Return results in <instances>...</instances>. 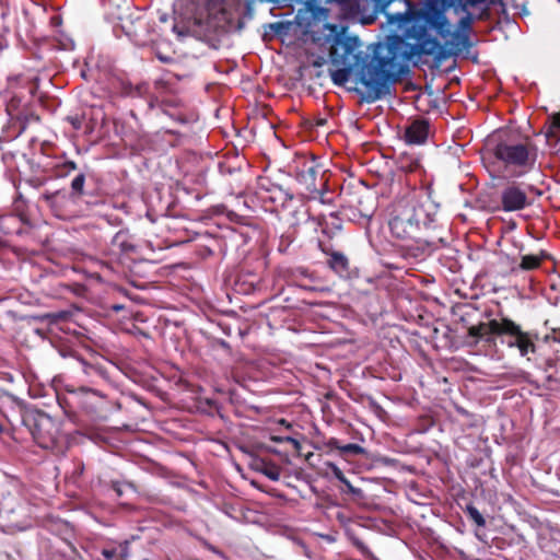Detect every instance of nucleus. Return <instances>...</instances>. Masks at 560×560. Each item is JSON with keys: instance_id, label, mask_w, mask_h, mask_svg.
Masks as SVG:
<instances>
[{"instance_id": "4", "label": "nucleus", "mask_w": 560, "mask_h": 560, "mask_svg": "<svg viewBox=\"0 0 560 560\" xmlns=\"http://www.w3.org/2000/svg\"><path fill=\"white\" fill-rule=\"evenodd\" d=\"M295 179L311 198H317L326 191L327 179L320 166L314 160L302 159L296 165Z\"/></svg>"}, {"instance_id": "28", "label": "nucleus", "mask_w": 560, "mask_h": 560, "mask_svg": "<svg viewBox=\"0 0 560 560\" xmlns=\"http://www.w3.org/2000/svg\"><path fill=\"white\" fill-rule=\"evenodd\" d=\"M173 32L177 35L178 38H185L187 36H189L191 33H190V30L186 26H179L177 24H175L173 26Z\"/></svg>"}, {"instance_id": "36", "label": "nucleus", "mask_w": 560, "mask_h": 560, "mask_svg": "<svg viewBox=\"0 0 560 560\" xmlns=\"http://www.w3.org/2000/svg\"><path fill=\"white\" fill-rule=\"evenodd\" d=\"M80 392H83V393L91 392V393H93L95 395L97 394V390H94V389H91V388L84 387V386L80 387Z\"/></svg>"}, {"instance_id": "6", "label": "nucleus", "mask_w": 560, "mask_h": 560, "mask_svg": "<svg viewBox=\"0 0 560 560\" xmlns=\"http://www.w3.org/2000/svg\"><path fill=\"white\" fill-rule=\"evenodd\" d=\"M494 155L508 165L529 168L533 167L536 159V154L530 153L524 143L501 142L495 147Z\"/></svg>"}, {"instance_id": "14", "label": "nucleus", "mask_w": 560, "mask_h": 560, "mask_svg": "<svg viewBox=\"0 0 560 560\" xmlns=\"http://www.w3.org/2000/svg\"><path fill=\"white\" fill-rule=\"evenodd\" d=\"M402 2L405 4V11L386 14L387 23L390 26H396V32L405 28L415 19L416 15L412 2L409 0H402Z\"/></svg>"}, {"instance_id": "21", "label": "nucleus", "mask_w": 560, "mask_h": 560, "mask_svg": "<svg viewBox=\"0 0 560 560\" xmlns=\"http://www.w3.org/2000/svg\"><path fill=\"white\" fill-rule=\"evenodd\" d=\"M85 183V175L83 173L78 174L71 182V190L74 197L83 195V187Z\"/></svg>"}, {"instance_id": "13", "label": "nucleus", "mask_w": 560, "mask_h": 560, "mask_svg": "<svg viewBox=\"0 0 560 560\" xmlns=\"http://www.w3.org/2000/svg\"><path fill=\"white\" fill-rule=\"evenodd\" d=\"M429 133V124L427 120H415L405 130V139L410 144H422Z\"/></svg>"}, {"instance_id": "8", "label": "nucleus", "mask_w": 560, "mask_h": 560, "mask_svg": "<svg viewBox=\"0 0 560 560\" xmlns=\"http://www.w3.org/2000/svg\"><path fill=\"white\" fill-rule=\"evenodd\" d=\"M32 434L36 443L43 448H52L58 443V424L48 415H39L34 423Z\"/></svg>"}, {"instance_id": "16", "label": "nucleus", "mask_w": 560, "mask_h": 560, "mask_svg": "<svg viewBox=\"0 0 560 560\" xmlns=\"http://www.w3.org/2000/svg\"><path fill=\"white\" fill-rule=\"evenodd\" d=\"M325 253L327 255H329L328 266L336 273H338L341 277L347 276L349 273L350 264H349L348 257L345 254H342L340 252H330V253L325 252Z\"/></svg>"}, {"instance_id": "31", "label": "nucleus", "mask_w": 560, "mask_h": 560, "mask_svg": "<svg viewBox=\"0 0 560 560\" xmlns=\"http://www.w3.org/2000/svg\"><path fill=\"white\" fill-rule=\"evenodd\" d=\"M394 0H375L376 7L382 8L383 10L387 8Z\"/></svg>"}, {"instance_id": "5", "label": "nucleus", "mask_w": 560, "mask_h": 560, "mask_svg": "<svg viewBox=\"0 0 560 560\" xmlns=\"http://www.w3.org/2000/svg\"><path fill=\"white\" fill-rule=\"evenodd\" d=\"M303 3L311 11L313 19L315 20H327L329 12L325 8L316 7V2L337 3L340 7L341 14L346 19H357L364 14L370 7L371 0H296Z\"/></svg>"}, {"instance_id": "20", "label": "nucleus", "mask_w": 560, "mask_h": 560, "mask_svg": "<svg viewBox=\"0 0 560 560\" xmlns=\"http://www.w3.org/2000/svg\"><path fill=\"white\" fill-rule=\"evenodd\" d=\"M466 514L468 517L478 526V527H485L486 526V520L482 516V514L478 511V509L472 505L468 504L465 509Z\"/></svg>"}, {"instance_id": "37", "label": "nucleus", "mask_w": 560, "mask_h": 560, "mask_svg": "<svg viewBox=\"0 0 560 560\" xmlns=\"http://www.w3.org/2000/svg\"><path fill=\"white\" fill-rule=\"evenodd\" d=\"M66 167H68L70 170H75L77 168V164L74 162H67L66 163Z\"/></svg>"}, {"instance_id": "35", "label": "nucleus", "mask_w": 560, "mask_h": 560, "mask_svg": "<svg viewBox=\"0 0 560 560\" xmlns=\"http://www.w3.org/2000/svg\"><path fill=\"white\" fill-rule=\"evenodd\" d=\"M156 56H158V58H159L161 61H163V62H165V63H167V62H171V61H172V58H171V57L163 56V55H160V54H159V55H156Z\"/></svg>"}, {"instance_id": "30", "label": "nucleus", "mask_w": 560, "mask_h": 560, "mask_svg": "<svg viewBox=\"0 0 560 560\" xmlns=\"http://www.w3.org/2000/svg\"><path fill=\"white\" fill-rule=\"evenodd\" d=\"M113 490L116 492L118 497H121L124 493V485H120L119 482L113 483Z\"/></svg>"}, {"instance_id": "11", "label": "nucleus", "mask_w": 560, "mask_h": 560, "mask_svg": "<svg viewBox=\"0 0 560 560\" xmlns=\"http://www.w3.org/2000/svg\"><path fill=\"white\" fill-rule=\"evenodd\" d=\"M501 202L506 212L520 211L529 205L526 192L514 184L502 190Z\"/></svg>"}, {"instance_id": "3", "label": "nucleus", "mask_w": 560, "mask_h": 560, "mask_svg": "<svg viewBox=\"0 0 560 560\" xmlns=\"http://www.w3.org/2000/svg\"><path fill=\"white\" fill-rule=\"evenodd\" d=\"M324 28L328 31L325 38L330 44V61L335 66H342L340 69L330 70L329 75L334 84L342 86L349 81L352 59L357 57L355 50L360 46V40L357 36L346 35V26L327 23Z\"/></svg>"}, {"instance_id": "33", "label": "nucleus", "mask_w": 560, "mask_h": 560, "mask_svg": "<svg viewBox=\"0 0 560 560\" xmlns=\"http://www.w3.org/2000/svg\"><path fill=\"white\" fill-rule=\"evenodd\" d=\"M292 214V218L294 219V223H296L300 218H299V214H304V211H302L301 209H295L291 212Z\"/></svg>"}, {"instance_id": "23", "label": "nucleus", "mask_w": 560, "mask_h": 560, "mask_svg": "<svg viewBox=\"0 0 560 560\" xmlns=\"http://www.w3.org/2000/svg\"><path fill=\"white\" fill-rule=\"evenodd\" d=\"M539 265H540V259L537 256L525 255L522 257L520 267L523 270H532V269L539 267Z\"/></svg>"}, {"instance_id": "26", "label": "nucleus", "mask_w": 560, "mask_h": 560, "mask_svg": "<svg viewBox=\"0 0 560 560\" xmlns=\"http://www.w3.org/2000/svg\"><path fill=\"white\" fill-rule=\"evenodd\" d=\"M327 466L330 468L334 476L340 481L346 482V476L341 471V469L334 463H328Z\"/></svg>"}, {"instance_id": "18", "label": "nucleus", "mask_w": 560, "mask_h": 560, "mask_svg": "<svg viewBox=\"0 0 560 560\" xmlns=\"http://www.w3.org/2000/svg\"><path fill=\"white\" fill-rule=\"evenodd\" d=\"M546 138L547 141H550L551 139H560V114L552 115L551 124L546 131Z\"/></svg>"}, {"instance_id": "38", "label": "nucleus", "mask_w": 560, "mask_h": 560, "mask_svg": "<svg viewBox=\"0 0 560 560\" xmlns=\"http://www.w3.org/2000/svg\"><path fill=\"white\" fill-rule=\"evenodd\" d=\"M103 553H104V556H105L106 558L112 557V552H110V551L105 550Z\"/></svg>"}, {"instance_id": "2", "label": "nucleus", "mask_w": 560, "mask_h": 560, "mask_svg": "<svg viewBox=\"0 0 560 560\" xmlns=\"http://www.w3.org/2000/svg\"><path fill=\"white\" fill-rule=\"evenodd\" d=\"M432 205L423 192H411L394 202L389 229L392 234L400 240L416 237L421 226L433 221Z\"/></svg>"}, {"instance_id": "22", "label": "nucleus", "mask_w": 560, "mask_h": 560, "mask_svg": "<svg viewBox=\"0 0 560 560\" xmlns=\"http://www.w3.org/2000/svg\"><path fill=\"white\" fill-rule=\"evenodd\" d=\"M487 0H457V3L454 7L455 12L467 11L469 8H475L478 5L486 7Z\"/></svg>"}, {"instance_id": "1", "label": "nucleus", "mask_w": 560, "mask_h": 560, "mask_svg": "<svg viewBox=\"0 0 560 560\" xmlns=\"http://www.w3.org/2000/svg\"><path fill=\"white\" fill-rule=\"evenodd\" d=\"M405 35L416 40L413 45L407 44L402 38L396 37L387 47L386 55L375 51L369 60L364 61L358 70V79L362 88L357 92L365 103H374L390 94V86L396 81L398 60L396 49L404 46V56L411 59L422 55L433 56L442 51L440 42L428 34L425 25L407 30Z\"/></svg>"}, {"instance_id": "17", "label": "nucleus", "mask_w": 560, "mask_h": 560, "mask_svg": "<svg viewBox=\"0 0 560 560\" xmlns=\"http://www.w3.org/2000/svg\"><path fill=\"white\" fill-rule=\"evenodd\" d=\"M208 10L209 15H213L218 20V25L223 26L231 23L232 14L226 10L221 1L217 4L214 0H211Z\"/></svg>"}, {"instance_id": "7", "label": "nucleus", "mask_w": 560, "mask_h": 560, "mask_svg": "<svg viewBox=\"0 0 560 560\" xmlns=\"http://www.w3.org/2000/svg\"><path fill=\"white\" fill-rule=\"evenodd\" d=\"M489 7H482L478 15H474L471 12H469V9L467 11H458L465 13L460 20L457 23L456 31L452 34V39L446 40V45H450L452 48L462 51L463 49H467L470 47L469 42V34L471 31V25L475 19H485L488 16Z\"/></svg>"}, {"instance_id": "12", "label": "nucleus", "mask_w": 560, "mask_h": 560, "mask_svg": "<svg viewBox=\"0 0 560 560\" xmlns=\"http://www.w3.org/2000/svg\"><path fill=\"white\" fill-rule=\"evenodd\" d=\"M504 318L501 322L492 319L488 323H481L477 326H471L468 330L469 336L477 339H485L491 341V335H504Z\"/></svg>"}, {"instance_id": "25", "label": "nucleus", "mask_w": 560, "mask_h": 560, "mask_svg": "<svg viewBox=\"0 0 560 560\" xmlns=\"http://www.w3.org/2000/svg\"><path fill=\"white\" fill-rule=\"evenodd\" d=\"M271 440L277 443H290L296 451L301 448V443L292 436H272Z\"/></svg>"}, {"instance_id": "19", "label": "nucleus", "mask_w": 560, "mask_h": 560, "mask_svg": "<svg viewBox=\"0 0 560 560\" xmlns=\"http://www.w3.org/2000/svg\"><path fill=\"white\" fill-rule=\"evenodd\" d=\"M261 467L258 468L268 479L278 481L280 479V468L275 464L261 463Z\"/></svg>"}, {"instance_id": "27", "label": "nucleus", "mask_w": 560, "mask_h": 560, "mask_svg": "<svg viewBox=\"0 0 560 560\" xmlns=\"http://www.w3.org/2000/svg\"><path fill=\"white\" fill-rule=\"evenodd\" d=\"M419 167V163L417 161H400V168L405 172H413Z\"/></svg>"}, {"instance_id": "24", "label": "nucleus", "mask_w": 560, "mask_h": 560, "mask_svg": "<svg viewBox=\"0 0 560 560\" xmlns=\"http://www.w3.org/2000/svg\"><path fill=\"white\" fill-rule=\"evenodd\" d=\"M340 452L342 454H353V455L365 454V450L361 445L354 444V443H349V444L342 445V447H340Z\"/></svg>"}, {"instance_id": "29", "label": "nucleus", "mask_w": 560, "mask_h": 560, "mask_svg": "<svg viewBox=\"0 0 560 560\" xmlns=\"http://www.w3.org/2000/svg\"><path fill=\"white\" fill-rule=\"evenodd\" d=\"M326 445L329 447V448H336V450H339L340 451V447H342V445L339 444V441L335 438H331L329 439L327 442H326Z\"/></svg>"}, {"instance_id": "34", "label": "nucleus", "mask_w": 560, "mask_h": 560, "mask_svg": "<svg viewBox=\"0 0 560 560\" xmlns=\"http://www.w3.org/2000/svg\"><path fill=\"white\" fill-rule=\"evenodd\" d=\"M342 483L347 486L348 490L351 493H358L359 492V489L354 488L347 478H346V482H342Z\"/></svg>"}, {"instance_id": "10", "label": "nucleus", "mask_w": 560, "mask_h": 560, "mask_svg": "<svg viewBox=\"0 0 560 560\" xmlns=\"http://www.w3.org/2000/svg\"><path fill=\"white\" fill-rule=\"evenodd\" d=\"M504 335L514 336L515 339L509 341L508 346L516 347L522 357L536 351V346L527 332L522 331L521 327L509 318H504Z\"/></svg>"}, {"instance_id": "32", "label": "nucleus", "mask_w": 560, "mask_h": 560, "mask_svg": "<svg viewBox=\"0 0 560 560\" xmlns=\"http://www.w3.org/2000/svg\"><path fill=\"white\" fill-rule=\"evenodd\" d=\"M83 372L86 374V375H91L92 373H98L101 372L100 369L95 368V366H83Z\"/></svg>"}, {"instance_id": "39", "label": "nucleus", "mask_w": 560, "mask_h": 560, "mask_svg": "<svg viewBox=\"0 0 560 560\" xmlns=\"http://www.w3.org/2000/svg\"><path fill=\"white\" fill-rule=\"evenodd\" d=\"M119 236H120L119 234H116L115 241H117L119 238Z\"/></svg>"}, {"instance_id": "15", "label": "nucleus", "mask_w": 560, "mask_h": 560, "mask_svg": "<svg viewBox=\"0 0 560 560\" xmlns=\"http://www.w3.org/2000/svg\"><path fill=\"white\" fill-rule=\"evenodd\" d=\"M427 22L445 42L448 40V37L452 39L453 32H451L448 20L443 13L438 12L428 16Z\"/></svg>"}, {"instance_id": "9", "label": "nucleus", "mask_w": 560, "mask_h": 560, "mask_svg": "<svg viewBox=\"0 0 560 560\" xmlns=\"http://www.w3.org/2000/svg\"><path fill=\"white\" fill-rule=\"evenodd\" d=\"M257 195L264 202L269 201L276 207L289 208L293 201L292 195L282 187L270 183L267 178L259 179Z\"/></svg>"}]
</instances>
